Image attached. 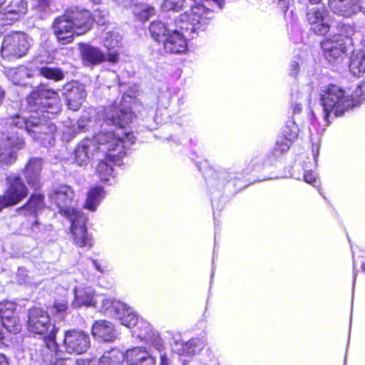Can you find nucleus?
Wrapping results in <instances>:
<instances>
[{
  "label": "nucleus",
  "mask_w": 365,
  "mask_h": 365,
  "mask_svg": "<svg viewBox=\"0 0 365 365\" xmlns=\"http://www.w3.org/2000/svg\"><path fill=\"white\" fill-rule=\"evenodd\" d=\"M130 96H123L119 107L115 102L106 111V116H100L98 112L89 108L84 112L78 121L77 127L68 128L63 131V138L67 140L73 138L78 132L95 130L98 127L112 124L116 126L115 130L101 131L92 139L82 140L74 150V160L79 165H86L95 155L106 154L108 158L120 157L125 153L128 144L133 145L135 141L133 133L124 127L131 122L134 115L130 109Z\"/></svg>",
  "instance_id": "1"
},
{
  "label": "nucleus",
  "mask_w": 365,
  "mask_h": 365,
  "mask_svg": "<svg viewBox=\"0 0 365 365\" xmlns=\"http://www.w3.org/2000/svg\"><path fill=\"white\" fill-rule=\"evenodd\" d=\"M27 113L11 116L9 123L24 129L36 141L45 147L54 144L56 126L49 120L61 111L58 93L53 90L37 89L26 98Z\"/></svg>",
  "instance_id": "2"
},
{
  "label": "nucleus",
  "mask_w": 365,
  "mask_h": 365,
  "mask_svg": "<svg viewBox=\"0 0 365 365\" xmlns=\"http://www.w3.org/2000/svg\"><path fill=\"white\" fill-rule=\"evenodd\" d=\"M205 6H192L189 11L178 16L177 24L165 38L163 48L170 53H183L187 49L189 39L196 38L205 31L210 24Z\"/></svg>",
  "instance_id": "3"
},
{
  "label": "nucleus",
  "mask_w": 365,
  "mask_h": 365,
  "mask_svg": "<svg viewBox=\"0 0 365 365\" xmlns=\"http://www.w3.org/2000/svg\"><path fill=\"white\" fill-rule=\"evenodd\" d=\"M320 103L324 119L329 124V118L340 117L365 100V81L349 94L342 87L330 83L320 89Z\"/></svg>",
  "instance_id": "4"
},
{
  "label": "nucleus",
  "mask_w": 365,
  "mask_h": 365,
  "mask_svg": "<svg viewBox=\"0 0 365 365\" xmlns=\"http://www.w3.org/2000/svg\"><path fill=\"white\" fill-rule=\"evenodd\" d=\"M93 19L88 10L78 8L70 9L56 18L53 27L58 41L68 44L73 41L74 36L88 32L92 27Z\"/></svg>",
  "instance_id": "5"
},
{
  "label": "nucleus",
  "mask_w": 365,
  "mask_h": 365,
  "mask_svg": "<svg viewBox=\"0 0 365 365\" xmlns=\"http://www.w3.org/2000/svg\"><path fill=\"white\" fill-rule=\"evenodd\" d=\"M354 32L351 24L339 23L336 32L321 42L324 56L330 63L340 61L344 54L351 51Z\"/></svg>",
  "instance_id": "6"
},
{
  "label": "nucleus",
  "mask_w": 365,
  "mask_h": 365,
  "mask_svg": "<svg viewBox=\"0 0 365 365\" xmlns=\"http://www.w3.org/2000/svg\"><path fill=\"white\" fill-rule=\"evenodd\" d=\"M299 128L294 120L286 123L282 134L276 140L272 150L264 157H257L252 161L253 170L260 171L272 167L275 163L290 148L291 145L297 138Z\"/></svg>",
  "instance_id": "7"
},
{
  "label": "nucleus",
  "mask_w": 365,
  "mask_h": 365,
  "mask_svg": "<svg viewBox=\"0 0 365 365\" xmlns=\"http://www.w3.org/2000/svg\"><path fill=\"white\" fill-rule=\"evenodd\" d=\"M28 329L36 334L46 335L45 345L50 349L57 346L56 335L58 329L50 322L47 313L41 308H33L29 312Z\"/></svg>",
  "instance_id": "8"
},
{
  "label": "nucleus",
  "mask_w": 365,
  "mask_h": 365,
  "mask_svg": "<svg viewBox=\"0 0 365 365\" xmlns=\"http://www.w3.org/2000/svg\"><path fill=\"white\" fill-rule=\"evenodd\" d=\"M6 189L0 195V212L5 207L14 206L22 201L29 194V190L21 177L11 174L6 179Z\"/></svg>",
  "instance_id": "9"
},
{
  "label": "nucleus",
  "mask_w": 365,
  "mask_h": 365,
  "mask_svg": "<svg viewBox=\"0 0 365 365\" xmlns=\"http://www.w3.org/2000/svg\"><path fill=\"white\" fill-rule=\"evenodd\" d=\"M28 36L22 32H13L4 38L1 53L4 58L11 59L24 56L29 48Z\"/></svg>",
  "instance_id": "10"
},
{
  "label": "nucleus",
  "mask_w": 365,
  "mask_h": 365,
  "mask_svg": "<svg viewBox=\"0 0 365 365\" xmlns=\"http://www.w3.org/2000/svg\"><path fill=\"white\" fill-rule=\"evenodd\" d=\"M73 197V190L66 185L54 187L50 194L51 201L56 205L59 213L67 219L72 218L75 215L81 212L72 205Z\"/></svg>",
  "instance_id": "11"
},
{
  "label": "nucleus",
  "mask_w": 365,
  "mask_h": 365,
  "mask_svg": "<svg viewBox=\"0 0 365 365\" xmlns=\"http://www.w3.org/2000/svg\"><path fill=\"white\" fill-rule=\"evenodd\" d=\"M132 328L133 338L153 346L159 352L164 350L163 339L149 322L140 318Z\"/></svg>",
  "instance_id": "12"
},
{
  "label": "nucleus",
  "mask_w": 365,
  "mask_h": 365,
  "mask_svg": "<svg viewBox=\"0 0 365 365\" xmlns=\"http://www.w3.org/2000/svg\"><path fill=\"white\" fill-rule=\"evenodd\" d=\"M25 145L24 138L19 133H11L6 138L0 140V165H10L17 158V152Z\"/></svg>",
  "instance_id": "13"
},
{
  "label": "nucleus",
  "mask_w": 365,
  "mask_h": 365,
  "mask_svg": "<svg viewBox=\"0 0 365 365\" xmlns=\"http://www.w3.org/2000/svg\"><path fill=\"white\" fill-rule=\"evenodd\" d=\"M327 14L324 6L319 3L307 7V19L314 34L325 35L329 31L330 25L326 21Z\"/></svg>",
  "instance_id": "14"
},
{
  "label": "nucleus",
  "mask_w": 365,
  "mask_h": 365,
  "mask_svg": "<svg viewBox=\"0 0 365 365\" xmlns=\"http://www.w3.org/2000/svg\"><path fill=\"white\" fill-rule=\"evenodd\" d=\"M90 345V336L87 333L78 330L65 332L63 346L66 352L81 354L87 351Z\"/></svg>",
  "instance_id": "15"
},
{
  "label": "nucleus",
  "mask_w": 365,
  "mask_h": 365,
  "mask_svg": "<svg viewBox=\"0 0 365 365\" xmlns=\"http://www.w3.org/2000/svg\"><path fill=\"white\" fill-rule=\"evenodd\" d=\"M197 165L199 170L202 172L206 185L211 194H214L217 191L221 192L231 180L232 173L225 169L215 170L207 167L202 171V168L197 163Z\"/></svg>",
  "instance_id": "16"
},
{
  "label": "nucleus",
  "mask_w": 365,
  "mask_h": 365,
  "mask_svg": "<svg viewBox=\"0 0 365 365\" xmlns=\"http://www.w3.org/2000/svg\"><path fill=\"white\" fill-rule=\"evenodd\" d=\"M68 220L71 222V230L74 242L81 247H91L93 239L87 232L86 227L87 218L85 215L81 212Z\"/></svg>",
  "instance_id": "17"
},
{
  "label": "nucleus",
  "mask_w": 365,
  "mask_h": 365,
  "mask_svg": "<svg viewBox=\"0 0 365 365\" xmlns=\"http://www.w3.org/2000/svg\"><path fill=\"white\" fill-rule=\"evenodd\" d=\"M63 95L69 109L78 110L86 98L85 86L78 81H73L63 86Z\"/></svg>",
  "instance_id": "18"
},
{
  "label": "nucleus",
  "mask_w": 365,
  "mask_h": 365,
  "mask_svg": "<svg viewBox=\"0 0 365 365\" xmlns=\"http://www.w3.org/2000/svg\"><path fill=\"white\" fill-rule=\"evenodd\" d=\"M16 304L12 302L4 301L0 302V324L1 326V333H3V328L14 333L20 331L21 327L16 314Z\"/></svg>",
  "instance_id": "19"
},
{
  "label": "nucleus",
  "mask_w": 365,
  "mask_h": 365,
  "mask_svg": "<svg viewBox=\"0 0 365 365\" xmlns=\"http://www.w3.org/2000/svg\"><path fill=\"white\" fill-rule=\"evenodd\" d=\"M129 143L128 144L127 148H125V152L130 146ZM126 153L120 156V157H115L108 158L106 157V154L101 153L100 156L104 157L103 159H101L100 157L98 158L99 160L98 164L96 166V173L102 182L108 183L111 185L115 182V174L114 170L113 168V165L109 164L108 162H112L114 164L119 163V160L121 158H123Z\"/></svg>",
  "instance_id": "20"
},
{
  "label": "nucleus",
  "mask_w": 365,
  "mask_h": 365,
  "mask_svg": "<svg viewBox=\"0 0 365 365\" xmlns=\"http://www.w3.org/2000/svg\"><path fill=\"white\" fill-rule=\"evenodd\" d=\"M74 299L72 305L74 307H93L98 304L99 294L91 286L81 285L73 289Z\"/></svg>",
  "instance_id": "21"
},
{
  "label": "nucleus",
  "mask_w": 365,
  "mask_h": 365,
  "mask_svg": "<svg viewBox=\"0 0 365 365\" xmlns=\"http://www.w3.org/2000/svg\"><path fill=\"white\" fill-rule=\"evenodd\" d=\"M27 3L24 0H12L11 4L0 11V25L17 20L26 11Z\"/></svg>",
  "instance_id": "22"
},
{
  "label": "nucleus",
  "mask_w": 365,
  "mask_h": 365,
  "mask_svg": "<svg viewBox=\"0 0 365 365\" xmlns=\"http://www.w3.org/2000/svg\"><path fill=\"white\" fill-rule=\"evenodd\" d=\"M125 360L128 365H155V359L142 346L134 347L126 351Z\"/></svg>",
  "instance_id": "23"
},
{
  "label": "nucleus",
  "mask_w": 365,
  "mask_h": 365,
  "mask_svg": "<svg viewBox=\"0 0 365 365\" xmlns=\"http://www.w3.org/2000/svg\"><path fill=\"white\" fill-rule=\"evenodd\" d=\"M172 351L179 356H192L201 350L202 345L197 339H192L187 341L175 339L172 344Z\"/></svg>",
  "instance_id": "24"
},
{
  "label": "nucleus",
  "mask_w": 365,
  "mask_h": 365,
  "mask_svg": "<svg viewBox=\"0 0 365 365\" xmlns=\"http://www.w3.org/2000/svg\"><path fill=\"white\" fill-rule=\"evenodd\" d=\"M92 334L97 339L112 341L117 337V331L113 324L106 320H99L92 327Z\"/></svg>",
  "instance_id": "25"
},
{
  "label": "nucleus",
  "mask_w": 365,
  "mask_h": 365,
  "mask_svg": "<svg viewBox=\"0 0 365 365\" xmlns=\"http://www.w3.org/2000/svg\"><path fill=\"white\" fill-rule=\"evenodd\" d=\"M178 17H174V21L170 20L166 23L162 22L161 21H153L149 27V30L153 38L159 42L164 43L168 34L171 32L175 26L177 24Z\"/></svg>",
  "instance_id": "26"
},
{
  "label": "nucleus",
  "mask_w": 365,
  "mask_h": 365,
  "mask_svg": "<svg viewBox=\"0 0 365 365\" xmlns=\"http://www.w3.org/2000/svg\"><path fill=\"white\" fill-rule=\"evenodd\" d=\"M41 167L42 159L34 158L29 161L24 171V177L27 183L35 189L40 187V173Z\"/></svg>",
  "instance_id": "27"
},
{
  "label": "nucleus",
  "mask_w": 365,
  "mask_h": 365,
  "mask_svg": "<svg viewBox=\"0 0 365 365\" xmlns=\"http://www.w3.org/2000/svg\"><path fill=\"white\" fill-rule=\"evenodd\" d=\"M94 307L101 313L115 317L119 310L123 309L124 303L105 294H99L98 304Z\"/></svg>",
  "instance_id": "28"
},
{
  "label": "nucleus",
  "mask_w": 365,
  "mask_h": 365,
  "mask_svg": "<svg viewBox=\"0 0 365 365\" xmlns=\"http://www.w3.org/2000/svg\"><path fill=\"white\" fill-rule=\"evenodd\" d=\"M106 196V192L103 187L97 185L90 187L86 192L84 208L91 212L96 211Z\"/></svg>",
  "instance_id": "29"
},
{
  "label": "nucleus",
  "mask_w": 365,
  "mask_h": 365,
  "mask_svg": "<svg viewBox=\"0 0 365 365\" xmlns=\"http://www.w3.org/2000/svg\"><path fill=\"white\" fill-rule=\"evenodd\" d=\"M331 10L338 15L349 17L359 11L356 0H329Z\"/></svg>",
  "instance_id": "30"
},
{
  "label": "nucleus",
  "mask_w": 365,
  "mask_h": 365,
  "mask_svg": "<svg viewBox=\"0 0 365 365\" xmlns=\"http://www.w3.org/2000/svg\"><path fill=\"white\" fill-rule=\"evenodd\" d=\"M310 125L309 127L310 140L312 143V150L313 158L315 161V163H317V158L319 154V140L320 137L322 136L324 128H321L317 119L314 113L312 111L310 113Z\"/></svg>",
  "instance_id": "31"
},
{
  "label": "nucleus",
  "mask_w": 365,
  "mask_h": 365,
  "mask_svg": "<svg viewBox=\"0 0 365 365\" xmlns=\"http://www.w3.org/2000/svg\"><path fill=\"white\" fill-rule=\"evenodd\" d=\"M80 51L82 59L86 65H95L101 63L105 56L101 50L89 44H81Z\"/></svg>",
  "instance_id": "32"
},
{
  "label": "nucleus",
  "mask_w": 365,
  "mask_h": 365,
  "mask_svg": "<svg viewBox=\"0 0 365 365\" xmlns=\"http://www.w3.org/2000/svg\"><path fill=\"white\" fill-rule=\"evenodd\" d=\"M43 207V196L41 194H34L30 197L25 205L17 210V212L19 215L36 217Z\"/></svg>",
  "instance_id": "33"
},
{
  "label": "nucleus",
  "mask_w": 365,
  "mask_h": 365,
  "mask_svg": "<svg viewBox=\"0 0 365 365\" xmlns=\"http://www.w3.org/2000/svg\"><path fill=\"white\" fill-rule=\"evenodd\" d=\"M6 77L15 85L26 86V80L31 78L30 71L24 66L8 68L5 71Z\"/></svg>",
  "instance_id": "34"
},
{
  "label": "nucleus",
  "mask_w": 365,
  "mask_h": 365,
  "mask_svg": "<svg viewBox=\"0 0 365 365\" xmlns=\"http://www.w3.org/2000/svg\"><path fill=\"white\" fill-rule=\"evenodd\" d=\"M58 347V346H56ZM43 360L47 365H74V361L71 358H63L57 351V348L50 349L45 345Z\"/></svg>",
  "instance_id": "35"
},
{
  "label": "nucleus",
  "mask_w": 365,
  "mask_h": 365,
  "mask_svg": "<svg viewBox=\"0 0 365 365\" xmlns=\"http://www.w3.org/2000/svg\"><path fill=\"white\" fill-rule=\"evenodd\" d=\"M115 318H117L123 325L128 328H132L140 319L136 312L125 303L123 309L119 310Z\"/></svg>",
  "instance_id": "36"
},
{
  "label": "nucleus",
  "mask_w": 365,
  "mask_h": 365,
  "mask_svg": "<svg viewBox=\"0 0 365 365\" xmlns=\"http://www.w3.org/2000/svg\"><path fill=\"white\" fill-rule=\"evenodd\" d=\"M125 354L118 349L106 351L100 358L98 365H123Z\"/></svg>",
  "instance_id": "37"
},
{
  "label": "nucleus",
  "mask_w": 365,
  "mask_h": 365,
  "mask_svg": "<svg viewBox=\"0 0 365 365\" xmlns=\"http://www.w3.org/2000/svg\"><path fill=\"white\" fill-rule=\"evenodd\" d=\"M133 13L139 21H146L155 15L156 11L152 6L140 4L133 8Z\"/></svg>",
  "instance_id": "38"
},
{
  "label": "nucleus",
  "mask_w": 365,
  "mask_h": 365,
  "mask_svg": "<svg viewBox=\"0 0 365 365\" xmlns=\"http://www.w3.org/2000/svg\"><path fill=\"white\" fill-rule=\"evenodd\" d=\"M122 37L115 31L107 32L103 38V45L108 50L115 49L121 44Z\"/></svg>",
  "instance_id": "39"
},
{
  "label": "nucleus",
  "mask_w": 365,
  "mask_h": 365,
  "mask_svg": "<svg viewBox=\"0 0 365 365\" xmlns=\"http://www.w3.org/2000/svg\"><path fill=\"white\" fill-rule=\"evenodd\" d=\"M39 73L41 76L48 79L54 80L56 81L62 80L64 77V74L61 69L49 66L40 68Z\"/></svg>",
  "instance_id": "40"
},
{
  "label": "nucleus",
  "mask_w": 365,
  "mask_h": 365,
  "mask_svg": "<svg viewBox=\"0 0 365 365\" xmlns=\"http://www.w3.org/2000/svg\"><path fill=\"white\" fill-rule=\"evenodd\" d=\"M304 64V55H295L290 63L289 75L296 77Z\"/></svg>",
  "instance_id": "41"
},
{
  "label": "nucleus",
  "mask_w": 365,
  "mask_h": 365,
  "mask_svg": "<svg viewBox=\"0 0 365 365\" xmlns=\"http://www.w3.org/2000/svg\"><path fill=\"white\" fill-rule=\"evenodd\" d=\"M68 309V302L64 299L56 300L53 306V312L58 315L60 319H63Z\"/></svg>",
  "instance_id": "42"
},
{
  "label": "nucleus",
  "mask_w": 365,
  "mask_h": 365,
  "mask_svg": "<svg viewBox=\"0 0 365 365\" xmlns=\"http://www.w3.org/2000/svg\"><path fill=\"white\" fill-rule=\"evenodd\" d=\"M183 1L184 0H165L162 4V9L163 11H178L182 8Z\"/></svg>",
  "instance_id": "43"
},
{
  "label": "nucleus",
  "mask_w": 365,
  "mask_h": 365,
  "mask_svg": "<svg viewBox=\"0 0 365 365\" xmlns=\"http://www.w3.org/2000/svg\"><path fill=\"white\" fill-rule=\"evenodd\" d=\"M108 13L106 11H96L95 14L91 18L93 22L96 21L99 25H104L107 21Z\"/></svg>",
  "instance_id": "44"
},
{
  "label": "nucleus",
  "mask_w": 365,
  "mask_h": 365,
  "mask_svg": "<svg viewBox=\"0 0 365 365\" xmlns=\"http://www.w3.org/2000/svg\"><path fill=\"white\" fill-rule=\"evenodd\" d=\"M304 180L313 186H315V183L317 182V175L314 171L307 170L304 172Z\"/></svg>",
  "instance_id": "45"
},
{
  "label": "nucleus",
  "mask_w": 365,
  "mask_h": 365,
  "mask_svg": "<svg viewBox=\"0 0 365 365\" xmlns=\"http://www.w3.org/2000/svg\"><path fill=\"white\" fill-rule=\"evenodd\" d=\"M27 271L24 268L19 269L17 272V281L19 284H26L28 282L26 280Z\"/></svg>",
  "instance_id": "46"
},
{
  "label": "nucleus",
  "mask_w": 365,
  "mask_h": 365,
  "mask_svg": "<svg viewBox=\"0 0 365 365\" xmlns=\"http://www.w3.org/2000/svg\"><path fill=\"white\" fill-rule=\"evenodd\" d=\"M91 264L95 267V269L101 273H103L106 270V266L105 263H103L101 261L98 259H91Z\"/></svg>",
  "instance_id": "47"
},
{
  "label": "nucleus",
  "mask_w": 365,
  "mask_h": 365,
  "mask_svg": "<svg viewBox=\"0 0 365 365\" xmlns=\"http://www.w3.org/2000/svg\"><path fill=\"white\" fill-rule=\"evenodd\" d=\"M119 59V53L116 51L109 52L107 56V60L110 63H116Z\"/></svg>",
  "instance_id": "48"
},
{
  "label": "nucleus",
  "mask_w": 365,
  "mask_h": 365,
  "mask_svg": "<svg viewBox=\"0 0 365 365\" xmlns=\"http://www.w3.org/2000/svg\"><path fill=\"white\" fill-rule=\"evenodd\" d=\"M37 2V6L45 11L49 6L50 0H36Z\"/></svg>",
  "instance_id": "49"
},
{
  "label": "nucleus",
  "mask_w": 365,
  "mask_h": 365,
  "mask_svg": "<svg viewBox=\"0 0 365 365\" xmlns=\"http://www.w3.org/2000/svg\"><path fill=\"white\" fill-rule=\"evenodd\" d=\"M160 353V365H170L168 358L167 357L166 354Z\"/></svg>",
  "instance_id": "50"
},
{
  "label": "nucleus",
  "mask_w": 365,
  "mask_h": 365,
  "mask_svg": "<svg viewBox=\"0 0 365 365\" xmlns=\"http://www.w3.org/2000/svg\"><path fill=\"white\" fill-rule=\"evenodd\" d=\"M359 11H361L365 15V0H356Z\"/></svg>",
  "instance_id": "51"
},
{
  "label": "nucleus",
  "mask_w": 365,
  "mask_h": 365,
  "mask_svg": "<svg viewBox=\"0 0 365 365\" xmlns=\"http://www.w3.org/2000/svg\"><path fill=\"white\" fill-rule=\"evenodd\" d=\"M302 106L301 103H297L293 107V113L298 114L301 112Z\"/></svg>",
  "instance_id": "52"
},
{
  "label": "nucleus",
  "mask_w": 365,
  "mask_h": 365,
  "mask_svg": "<svg viewBox=\"0 0 365 365\" xmlns=\"http://www.w3.org/2000/svg\"><path fill=\"white\" fill-rule=\"evenodd\" d=\"M0 365H9L6 356L0 354Z\"/></svg>",
  "instance_id": "53"
},
{
  "label": "nucleus",
  "mask_w": 365,
  "mask_h": 365,
  "mask_svg": "<svg viewBox=\"0 0 365 365\" xmlns=\"http://www.w3.org/2000/svg\"><path fill=\"white\" fill-rule=\"evenodd\" d=\"M321 0H301L302 3H306L307 1L309 2L310 4H315L320 3Z\"/></svg>",
  "instance_id": "54"
},
{
  "label": "nucleus",
  "mask_w": 365,
  "mask_h": 365,
  "mask_svg": "<svg viewBox=\"0 0 365 365\" xmlns=\"http://www.w3.org/2000/svg\"><path fill=\"white\" fill-rule=\"evenodd\" d=\"M7 0H0V11H1L4 8H2L3 5L6 2Z\"/></svg>",
  "instance_id": "55"
},
{
  "label": "nucleus",
  "mask_w": 365,
  "mask_h": 365,
  "mask_svg": "<svg viewBox=\"0 0 365 365\" xmlns=\"http://www.w3.org/2000/svg\"><path fill=\"white\" fill-rule=\"evenodd\" d=\"M74 365H88L85 361H76L74 362Z\"/></svg>",
  "instance_id": "56"
},
{
  "label": "nucleus",
  "mask_w": 365,
  "mask_h": 365,
  "mask_svg": "<svg viewBox=\"0 0 365 365\" xmlns=\"http://www.w3.org/2000/svg\"><path fill=\"white\" fill-rule=\"evenodd\" d=\"M353 274H354V281H353V284H355V281H356V272H355V269H354V268Z\"/></svg>",
  "instance_id": "57"
},
{
  "label": "nucleus",
  "mask_w": 365,
  "mask_h": 365,
  "mask_svg": "<svg viewBox=\"0 0 365 365\" xmlns=\"http://www.w3.org/2000/svg\"><path fill=\"white\" fill-rule=\"evenodd\" d=\"M362 269L364 272H365V262H364L361 265Z\"/></svg>",
  "instance_id": "58"
},
{
  "label": "nucleus",
  "mask_w": 365,
  "mask_h": 365,
  "mask_svg": "<svg viewBox=\"0 0 365 365\" xmlns=\"http://www.w3.org/2000/svg\"><path fill=\"white\" fill-rule=\"evenodd\" d=\"M133 0H125L126 3H127V6L128 5L129 3H132Z\"/></svg>",
  "instance_id": "59"
},
{
  "label": "nucleus",
  "mask_w": 365,
  "mask_h": 365,
  "mask_svg": "<svg viewBox=\"0 0 365 365\" xmlns=\"http://www.w3.org/2000/svg\"><path fill=\"white\" fill-rule=\"evenodd\" d=\"M149 111L151 113L152 115L154 114L155 110L153 109H151Z\"/></svg>",
  "instance_id": "60"
},
{
  "label": "nucleus",
  "mask_w": 365,
  "mask_h": 365,
  "mask_svg": "<svg viewBox=\"0 0 365 365\" xmlns=\"http://www.w3.org/2000/svg\"><path fill=\"white\" fill-rule=\"evenodd\" d=\"M36 224H38L37 220H36V221L34 222V225H36Z\"/></svg>",
  "instance_id": "61"
},
{
  "label": "nucleus",
  "mask_w": 365,
  "mask_h": 365,
  "mask_svg": "<svg viewBox=\"0 0 365 365\" xmlns=\"http://www.w3.org/2000/svg\"><path fill=\"white\" fill-rule=\"evenodd\" d=\"M182 365H187V364L185 361H184Z\"/></svg>",
  "instance_id": "62"
}]
</instances>
